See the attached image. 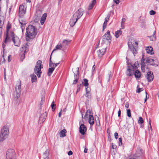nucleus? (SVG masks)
<instances>
[{"mask_svg":"<svg viewBox=\"0 0 159 159\" xmlns=\"http://www.w3.org/2000/svg\"><path fill=\"white\" fill-rule=\"evenodd\" d=\"M36 66L37 67V70H39V71H42L41 70V69H42L43 68V66L42 64L39 67H38V66H35V67H36Z\"/></svg>","mask_w":159,"mask_h":159,"instance_id":"44","label":"nucleus"},{"mask_svg":"<svg viewBox=\"0 0 159 159\" xmlns=\"http://www.w3.org/2000/svg\"><path fill=\"white\" fill-rule=\"evenodd\" d=\"M112 148L113 149H116V146L114 145L113 143H112Z\"/></svg>","mask_w":159,"mask_h":159,"instance_id":"60","label":"nucleus"},{"mask_svg":"<svg viewBox=\"0 0 159 159\" xmlns=\"http://www.w3.org/2000/svg\"><path fill=\"white\" fill-rule=\"evenodd\" d=\"M154 78L153 73L151 71L148 72L147 73V79L148 82H151Z\"/></svg>","mask_w":159,"mask_h":159,"instance_id":"14","label":"nucleus"},{"mask_svg":"<svg viewBox=\"0 0 159 159\" xmlns=\"http://www.w3.org/2000/svg\"><path fill=\"white\" fill-rule=\"evenodd\" d=\"M127 69L126 71V75L127 76H131L133 75L135 70H136V68L139 66V64L138 61H136L133 65L129 63L127 61Z\"/></svg>","mask_w":159,"mask_h":159,"instance_id":"2","label":"nucleus"},{"mask_svg":"<svg viewBox=\"0 0 159 159\" xmlns=\"http://www.w3.org/2000/svg\"><path fill=\"white\" fill-rule=\"evenodd\" d=\"M4 79L5 81L6 80V71H5V69H4Z\"/></svg>","mask_w":159,"mask_h":159,"instance_id":"55","label":"nucleus"},{"mask_svg":"<svg viewBox=\"0 0 159 159\" xmlns=\"http://www.w3.org/2000/svg\"><path fill=\"white\" fill-rule=\"evenodd\" d=\"M125 21V18H122L121 20V24H124Z\"/></svg>","mask_w":159,"mask_h":159,"instance_id":"58","label":"nucleus"},{"mask_svg":"<svg viewBox=\"0 0 159 159\" xmlns=\"http://www.w3.org/2000/svg\"><path fill=\"white\" fill-rule=\"evenodd\" d=\"M149 13L151 15H153L156 14V12L154 10H152L150 11Z\"/></svg>","mask_w":159,"mask_h":159,"instance_id":"51","label":"nucleus"},{"mask_svg":"<svg viewBox=\"0 0 159 159\" xmlns=\"http://www.w3.org/2000/svg\"><path fill=\"white\" fill-rule=\"evenodd\" d=\"M78 81V80L75 79L73 81V84H77Z\"/></svg>","mask_w":159,"mask_h":159,"instance_id":"57","label":"nucleus"},{"mask_svg":"<svg viewBox=\"0 0 159 159\" xmlns=\"http://www.w3.org/2000/svg\"><path fill=\"white\" fill-rule=\"evenodd\" d=\"M10 33L11 36L12 38V40L14 43V45L17 47L20 46V41L19 37L17 36H15L13 32L11 31Z\"/></svg>","mask_w":159,"mask_h":159,"instance_id":"4","label":"nucleus"},{"mask_svg":"<svg viewBox=\"0 0 159 159\" xmlns=\"http://www.w3.org/2000/svg\"><path fill=\"white\" fill-rule=\"evenodd\" d=\"M77 21H76V20L75 18H74L73 16L70 19L69 24L70 26L73 27Z\"/></svg>","mask_w":159,"mask_h":159,"instance_id":"18","label":"nucleus"},{"mask_svg":"<svg viewBox=\"0 0 159 159\" xmlns=\"http://www.w3.org/2000/svg\"><path fill=\"white\" fill-rule=\"evenodd\" d=\"M86 126L83 124H81L79 128V132L82 134L84 135L86 131Z\"/></svg>","mask_w":159,"mask_h":159,"instance_id":"11","label":"nucleus"},{"mask_svg":"<svg viewBox=\"0 0 159 159\" xmlns=\"http://www.w3.org/2000/svg\"><path fill=\"white\" fill-rule=\"evenodd\" d=\"M96 0H93L92 1V2L90 3L88 8V10H90L92 9L94 5L96 4Z\"/></svg>","mask_w":159,"mask_h":159,"instance_id":"23","label":"nucleus"},{"mask_svg":"<svg viewBox=\"0 0 159 159\" xmlns=\"http://www.w3.org/2000/svg\"><path fill=\"white\" fill-rule=\"evenodd\" d=\"M128 47L130 49L131 51H132L133 53L134 54V55L135 56V54H136L137 53V51L136 49L134 47V46L133 45H130L129 44H128Z\"/></svg>","mask_w":159,"mask_h":159,"instance_id":"17","label":"nucleus"},{"mask_svg":"<svg viewBox=\"0 0 159 159\" xmlns=\"http://www.w3.org/2000/svg\"><path fill=\"white\" fill-rule=\"evenodd\" d=\"M145 61V60L143 59H141V69L142 70H144L146 66L145 63L144 62Z\"/></svg>","mask_w":159,"mask_h":159,"instance_id":"35","label":"nucleus"},{"mask_svg":"<svg viewBox=\"0 0 159 159\" xmlns=\"http://www.w3.org/2000/svg\"><path fill=\"white\" fill-rule=\"evenodd\" d=\"M31 78V81L32 83L35 82L37 80V77L36 75L34 74L31 75L30 76Z\"/></svg>","mask_w":159,"mask_h":159,"instance_id":"34","label":"nucleus"},{"mask_svg":"<svg viewBox=\"0 0 159 159\" xmlns=\"http://www.w3.org/2000/svg\"><path fill=\"white\" fill-rule=\"evenodd\" d=\"M29 47L27 43H25L23 46H22L20 49L21 52L22 53L24 57H25V53L29 51Z\"/></svg>","mask_w":159,"mask_h":159,"instance_id":"9","label":"nucleus"},{"mask_svg":"<svg viewBox=\"0 0 159 159\" xmlns=\"http://www.w3.org/2000/svg\"><path fill=\"white\" fill-rule=\"evenodd\" d=\"M109 75V79L108 80V81L109 82L110 81V79L112 77V75L111 74V72L110 71L108 73Z\"/></svg>","mask_w":159,"mask_h":159,"instance_id":"53","label":"nucleus"},{"mask_svg":"<svg viewBox=\"0 0 159 159\" xmlns=\"http://www.w3.org/2000/svg\"><path fill=\"white\" fill-rule=\"evenodd\" d=\"M21 83L20 81L18 85L16 87V92L21 93Z\"/></svg>","mask_w":159,"mask_h":159,"instance_id":"22","label":"nucleus"},{"mask_svg":"<svg viewBox=\"0 0 159 159\" xmlns=\"http://www.w3.org/2000/svg\"><path fill=\"white\" fill-rule=\"evenodd\" d=\"M62 46L61 44L57 45L56 47V48H55L53 50L51 54H52L53 52L57 50V49L61 48H62Z\"/></svg>","mask_w":159,"mask_h":159,"instance_id":"36","label":"nucleus"},{"mask_svg":"<svg viewBox=\"0 0 159 159\" xmlns=\"http://www.w3.org/2000/svg\"><path fill=\"white\" fill-rule=\"evenodd\" d=\"M42 61L41 60H38L36 63L37 65L36 66H38V67H39L42 64Z\"/></svg>","mask_w":159,"mask_h":159,"instance_id":"50","label":"nucleus"},{"mask_svg":"<svg viewBox=\"0 0 159 159\" xmlns=\"http://www.w3.org/2000/svg\"><path fill=\"white\" fill-rule=\"evenodd\" d=\"M51 106L52 109V111H54L55 110L56 105L54 103V102L53 101L51 104Z\"/></svg>","mask_w":159,"mask_h":159,"instance_id":"41","label":"nucleus"},{"mask_svg":"<svg viewBox=\"0 0 159 159\" xmlns=\"http://www.w3.org/2000/svg\"><path fill=\"white\" fill-rule=\"evenodd\" d=\"M151 58V57H148L146 60V62L147 63H148L150 64Z\"/></svg>","mask_w":159,"mask_h":159,"instance_id":"48","label":"nucleus"},{"mask_svg":"<svg viewBox=\"0 0 159 159\" xmlns=\"http://www.w3.org/2000/svg\"><path fill=\"white\" fill-rule=\"evenodd\" d=\"M9 134V130L8 127L6 126H4L1 129L0 134V139H6L8 136Z\"/></svg>","mask_w":159,"mask_h":159,"instance_id":"3","label":"nucleus"},{"mask_svg":"<svg viewBox=\"0 0 159 159\" xmlns=\"http://www.w3.org/2000/svg\"><path fill=\"white\" fill-rule=\"evenodd\" d=\"M48 151L47 150L45 151L43 154V158H44V159H49V157H48Z\"/></svg>","mask_w":159,"mask_h":159,"instance_id":"30","label":"nucleus"},{"mask_svg":"<svg viewBox=\"0 0 159 159\" xmlns=\"http://www.w3.org/2000/svg\"><path fill=\"white\" fill-rule=\"evenodd\" d=\"M8 61L9 62H10L11 61V55H9L8 57Z\"/></svg>","mask_w":159,"mask_h":159,"instance_id":"59","label":"nucleus"},{"mask_svg":"<svg viewBox=\"0 0 159 159\" xmlns=\"http://www.w3.org/2000/svg\"><path fill=\"white\" fill-rule=\"evenodd\" d=\"M52 54H51L50 59H49V67H54V68L57 66L60 63V62L58 63H53L51 60L52 59Z\"/></svg>","mask_w":159,"mask_h":159,"instance_id":"16","label":"nucleus"},{"mask_svg":"<svg viewBox=\"0 0 159 159\" xmlns=\"http://www.w3.org/2000/svg\"><path fill=\"white\" fill-rule=\"evenodd\" d=\"M156 37L153 36H149L150 40L154 41L155 40Z\"/></svg>","mask_w":159,"mask_h":159,"instance_id":"52","label":"nucleus"},{"mask_svg":"<svg viewBox=\"0 0 159 159\" xmlns=\"http://www.w3.org/2000/svg\"><path fill=\"white\" fill-rule=\"evenodd\" d=\"M84 13V10L80 8L73 14V16L76 19V21H77L83 16Z\"/></svg>","mask_w":159,"mask_h":159,"instance_id":"6","label":"nucleus"},{"mask_svg":"<svg viewBox=\"0 0 159 159\" xmlns=\"http://www.w3.org/2000/svg\"><path fill=\"white\" fill-rule=\"evenodd\" d=\"M68 154L70 156L73 154V152L72 151H70L69 152H68Z\"/></svg>","mask_w":159,"mask_h":159,"instance_id":"63","label":"nucleus"},{"mask_svg":"<svg viewBox=\"0 0 159 159\" xmlns=\"http://www.w3.org/2000/svg\"><path fill=\"white\" fill-rule=\"evenodd\" d=\"M77 74H75L74 73V78L76 80H78L79 79V67H77Z\"/></svg>","mask_w":159,"mask_h":159,"instance_id":"32","label":"nucleus"},{"mask_svg":"<svg viewBox=\"0 0 159 159\" xmlns=\"http://www.w3.org/2000/svg\"><path fill=\"white\" fill-rule=\"evenodd\" d=\"M135 77L136 78H139L141 76V73L140 71L138 70H136L135 72L134 73Z\"/></svg>","mask_w":159,"mask_h":159,"instance_id":"21","label":"nucleus"},{"mask_svg":"<svg viewBox=\"0 0 159 159\" xmlns=\"http://www.w3.org/2000/svg\"><path fill=\"white\" fill-rule=\"evenodd\" d=\"M19 21L20 24L21 25L20 27L23 28V26H25L26 24L25 20L22 17H19Z\"/></svg>","mask_w":159,"mask_h":159,"instance_id":"15","label":"nucleus"},{"mask_svg":"<svg viewBox=\"0 0 159 159\" xmlns=\"http://www.w3.org/2000/svg\"><path fill=\"white\" fill-rule=\"evenodd\" d=\"M122 31L121 29L115 32V36L116 38H118L122 34Z\"/></svg>","mask_w":159,"mask_h":159,"instance_id":"26","label":"nucleus"},{"mask_svg":"<svg viewBox=\"0 0 159 159\" xmlns=\"http://www.w3.org/2000/svg\"><path fill=\"white\" fill-rule=\"evenodd\" d=\"M20 93L16 92V96H15L14 98L15 100L17 101L18 100L20 96Z\"/></svg>","mask_w":159,"mask_h":159,"instance_id":"40","label":"nucleus"},{"mask_svg":"<svg viewBox=\"0 0 159 159\" xmlns=\"http://www.w3.org/2000/svg\"><path fill=\"white\" fill-rule=\"evenodd\" d=\"M4 17L3 16L0 15V28H2L4 24Z\"/></svg>","mask_w":159,"mask_h":159,"instance_id":"33","label":"nucleus"},{"mask_svg":"<svg viewBox=\"0 0 159 159\" xmlns=\"http://www.w3.org/2000/svg\"><path fill=\"white\" fill-rule=\"evenodd\" d=\"M112 37L110 34V32L108 30L106 34L103 36L102 39L103 41L105 40L108 41V43L110 44L111 42Z\"/></svg>","mask_w":159,"mask_h":159,"instance_id":"8","label":"nucleus"},{"mask_svg":"<svg viewBox=\"0 0 159 159\" xmlns=\"http://www.w3.org/2000/svg\"><path fill=\"white\" fill-rule=\"evenodd\" d=\"M138 122L139 124H142L143 122V120L142 117H139L138 120Z\"/></svg>","mask_w":159,"mask_h":159,"instance_id":"46","label":"nucleus"},{"mask_svg":"<svg viewBox=\"0 0 159 159\" xmlns=\"http://www.w3.org/2000/svg\"><path fill=\"white\" fill-rule=\"evenodd\" d=\"M51 68H50L48 69V71L47 73V74L48 76H50L52 73L53 71L54 70V67H50Z\"/></svg>","mask_w":159,"mask_h":159,"instance_id":"25","label":"nucleus"},{"mask_svg":"<svg viewBox=\"0 0 159 159\" xmlns=\"http://www.w3.org/2000/svg\"><path fill=\"white\" fill-rule=\"evenodd\" d=\"M102 76L101 75H98V82L100 83V84L102 83Z\"/></svg>","mask_w":159,"mask_h":159,"instance_id":"45","label":"nucleus"},{"mask_svg":"<svg viewBox=\"0 0 159 159\" xmlns=\"http://www.w3.org/2000/svg\"><path fill=\"white\" fill-rule=\"evenodd\" d=\"M11 28V25L10 24L9 25V24H8L7 26L6 37L4 42L5 43H7L9 39L8 34L9 30Z\"/></svg>","mask_w":159,"mask_h":159,"instance_id":"10","label":"nucleus"},{"mask_svg":"<svg viewBox=\"0 0 159 159\" xmlns=\"http://www.w3.org/2000/svg\"><path fill=\"white\" fill-rule=\"evenodd\" d=\"M110 16V15L109 14H108L105 19V21L107 22L109 20Z\"/></svg>","mask_w":159,"mask_h":159,"instance_id":"49","label":"nucleus"},{"mask_svg":"<svg viewBox=\"0 0 159 159\" xmlns=\"http://www.w3.org/2000/svg\"><path fill=\"white\" fill-rule=\"evenodd\" d=\"M34 71L35 73L36 74L38 77H40L41 76V74L42 73V72L39 71V70H37V66L36 67H34Z\"/></svg>","mask_w":159,"mask_h":159,"instance_id":"27","label":"nucleus"},{"mask_svg":"<svg viewBox=\"0 0 159 159\" xmlns=\"http://www.w3.org/2000/svg\"><path fill=\"white\" fill-rule=\"evenodd\" d=\"M37 29L33 25H30L26 28L25 33L26 40L30 41L34 38L37 35Z\"/></svg>","mask_w":159,"mask_h":159,"instance_id":"1","label":"nucleus"},{"mask_svg":"<svg viewBox=\"0 0 159 159\" xmlns=\"http://www.w3.org/2000/svg\"><path fill=\"white\" fill-rule=\"evenodd\" d=\"M150 65L156 66H157V65L155 63H154V60L153 59L151 58V61H150Z\"/></svg>","mask_w":159,"mask_h":159,"instance_id":"38","label":"nucleus"},{"mask_svg":"<svg viewBox=\"0 0 159 159\" xmlns=\"http://www.w3.org/2000/svg\"><path fill=\"white\" fill-rule=\"evenodd\" d=\"M88 87L86 88V97H87L88 99H90L91 97V95L90 90L88 89Z\"/></svg>","mask_w":159,"mask_h":159,"instance_id":"24","label":"nucleus"},{"mask_svg":"<svg viewBox=\"0 0 159 159\" xmlns=\"http://www.w3.org/2000/svg\"><path fill=\"white\" fill-rule=\"evenodd\" d=\"M66 129H64L61 130L59 133L60 136L61 137H63L66 136Z\"/></svg>","mask_w":159,"mask_h":159,"instance_id":"29","label":"nucleus"},{"mask_svg":"<svg viewBox=\"0 0 159 159\" xmlns=\"http://www.w3.org/2000/svg\"><path fill=\"white\" fill-rule=\"evenodd\" d=\"M89 122L90 124L91 125H93L94 123L93 116L92 114H90L89 115Z\"/></svg>","mask_w":159,"mask_h":159,"instance_id":"20","label":"nucleus"},{"mask_svg":"<svg viewBox=\"0 0 159 159\" xmlns=\"http://www.w3.org/2000/svg\"><path fill=\"white\" fill-rule=\"evenodd\" d=\"M137 152H138L139 154L141 155L143 153V149L140 148H138L137 150Z\"/></svg>","mask_w":159,"mask_h":159,"instance_id":"37","label":"nucleus"},{"mask_svg":"<svg viewBox=\"0 0 159 159\" xmlns=\"http://www.w3.org/2000/svg\"><path fill=\"white\" fill-rule=\"evenodd\" d=\"M16 156L14 149H8L7 152L6 157L7 159H16Z\"/></svg>","mask_w":159,"mask_h":159,"instance_id":"5","label":"nucleus"},{"mask_svg":"<svg viewBox=\"0 0 159 159\" xmlns=\"http://www.w3.org/2000/svg\"><path fill=\"white\" fill-rule=\"evenodd\" d=\"M82 84H84V85L86 88L88 87V86L89 85L88 83V80L86 79H84V82H82Z\"/></svg>","mask_w":159,"mask_h":159,"instance_id":"31","label":"nucleus"},{"mask_svg":"<svg viewBox=\"0 0 159 159\" xmlns=\"http://www.w3.org/2000/svg\"><path fill=\"white\" fill-rule=\"evenodd\" d=\"M151 119H149V124L150 125V127L149 128V129H150L151 130H152V127L151 125Z\"/></svg>","mask_w":159,"mask_h":159,"instance_id":"56","label":"nucleus"},{"mask_svg":"<svg viewBox=\"0 0 159 159\" xmlns=\"http://www.w3.org/2000/svg\"><path fill=\"white\" fill-rule=\"evenodd\" d=\"M127 115L129 117H130L131 116V111L130 109H128L127 110Z\"/></svg>","mask_w":159,"mask_h":159,"instance_id":"43","label":"nucleus"},{"mask_svg":"<svg viewBox=\"0 0 159 159\" xmlns=\"http://www.w3.org/2000/svg\"><path fill=\"white\" fill-rule=\"evenodd\" d=\"M114 1L117 4H118L120 2L119 0H114Z\"/></svg>","mask_w":159,"mask_h":159,"instance_id":"64","label":"nucleus"},{"mask_svg":"<svg viewBox=\"0 0 159 159\" xmlns=\"http://www.w3.org/2000/svg\"><path fill=\"white\" fill-rule=\"evenodd\" d=\"M106 49V48H104L97 51L98 56L99 58L101 57L105 54Z\"/></svg>","mask_w":159,"mask_h":159,"instance_id":"13","label":"nucleus"},{"mask_svg":"<svg viewBox=\"0 0 159 159\" xmlns=\"http://www.w3.org/2000/svg\"><path fill=\"white\" fill-rule=\"evenodd\" d=\"M26 7H25L23 4L19 6V17H23L26 12Z\"/></svg>","mask_w":159,"mask_h":159,"instance_id":"7","label":"nucleus"},{"mask_svg":"<svg viewBox=\"0 0 159 159\" xmlns=\"http://www.w3.org/2000/svg\"><path fill=\"white\" fill-rule=\"evenodd\" d=\"M107 22L106 21H105L104 22L103 25V26H102V28H103L102 30V31H103L104 30V29L106 28Z\"/></svg>","mask_w":159,"mask_h":159,"instance_id":"47","label":"nucleus"},{"mask_svg":"<svg viewBox=\"0 0 159 159\" xmlns=\"http://www.w3.org/2000/svg\"><path fill=\"white\" fill-rule=\"evenodd\" d=\"M146 50L147 53H150L151 54H152V51H153V48L152 47L150 46L146 47Z\"/></svg>","mask_w":159,"mask_h":159,"instance_id":"28","label":"nucleus"},{"mask_svg":"<svg viewBox=\"0 0 159 159\" xmlns=\"http://www.w3.org/2000/svg\"><path fill=\"white\" fill-rule=\"evenodd\" d=\"M137 90L136 91V93H140V92H141L142 91H143V88H139V85H137Z\"/></svg>","mask_w":159,"mask_h":159,"instance_id":"39","label":"nucleus"},{"mask_svg":"<svg viewBox=\"0 0 159 159\" xmlns=\"http://www.w3.org/2000/svg\"><path fill=\"white\" fill-rule=\"evenodd\" d=\"M125 106L127 108H128L129 107V103L128 102H126V103L125 104Z\"/></svg>","mask_w":159,"mask_h":159,"instance_id":"62","label":"nucleus"},{"mask_svg":"<svg viewBox=\"0 0 159 159\" xmlns=\"http://www.w3.org/2000/svg\"><path fill=\"white\" fill-rule=\"evenodd\" d=\"M115 138L116 139H117L118 138V134L117 133L115 132L114 134Z\"/></svg>","mask_w":159,"mask_h":159,"instance_id":"54","label":"nucleus"},{"mask_svg":"<svg viewBox=\"0 0 159 159\" xmlns=\"http://www.w3.org/2000/svg\"><path fill=\"white\" fill-rule=\"evenodd\" d=\"M47 14L46 13H44L42 15L40 20V23L41 25H43L44 24L47 16Z\"/></svg>","mask_w":159,"mask_h":159,"instance_id":"19","label":"nucleus"},{"mask_svg":"<svg viewBox=\"0 0 159 159\" xmlns=\"http://www.w3.org/2000/svg\"><path fill=\"white\" fill-rule=\"evenodd\" d=\"M47 114V112L46 111L41 115L39 120V122L40 123H43L45 121L46 119Z\"/></svg>","mask_w":159,"mask_h":159,"instance_id":"12","label":"nucleus"},{"mask_svg":"<svg viewBox=\"0 0 159 159\" xmlns=\"http://www.w3.org/2000/svg\"><path fill=\"white\" fill-rule=\"evenodd\" d=\"M121 112L120 109H119L118 111V116L119 117H120Z\"/></svg>","mask_w":159,"mask_h":159,"instance_id":"61","label":"nucleus"},{"mask_svg":"<svg viewBox=\"0 0 159 159\" xmlns=\"http://www.w3.org/2000/svg\"><path fill=\"white\" fill-rule=\"evenodd\" d=\"M71 40H66V39H64V40H63V43L64 44H68L70 42H71Z\"/></svg>","mask_w":159,"mask_h":159,"instance_id":"42","label":"nucleus"}]
</instances>
